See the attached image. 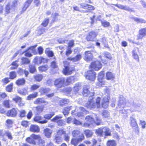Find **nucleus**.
<instances>
[{
	"instance_id": "nucleus-1",
	"label": "nucleus",
	"mask_w": 146,
	"mask_h": 146,
	"mask_svg": "<svg viewBox=\"0 0 146 146\" xmlns=\"http://www.w3.org/2000/svg\"><path fill=\"white\" fill-rule=\"evenodd\" d=\"M100 98L98 97L96 99V104L93 97L90 94L88 101L87 103L85 104V106L87 108L90 110L95 108L96 106L98 108H99L100 107Z\"/></svg>"
},
{
	"instance_id": "nucleus-2",
	"label": "nucleus",
	"mask_w": 146,
	"mask_h": 146,
	"mask_svg": "<svg viewBox=\"0 0 146 146\" xmlns=\"http://www.w3.org/2000/svg\"><path fill=\"white\" fill-rule=\"evenodd\" d=\"M128 102L131 105V107L130 109L125 110L123 108L119 111V113H121L127 114V113H130V112H133L135 111L137 108L140 106V105L136 104L135 103L132 99H130L128 101Z\"/></svg>"
},
{
	"instance_id": "nucleus-3",
	"label": "nucleus",
	"mask_w": 146,
	"mask_h": 146,
	"mask_svg": "<svg viewBox=\"0 0 146 146\" xmlns=\"http://www.w3.org/2000/svg\"><path fill=\"white\" fill-rule=\"evenodd\" d=\"M96 120L95 121L94 119L90 116H87L85 117V120L88 123L90 124L95 123L97 125H100L101 123V120L96 115Z\"/></svg>"
},
{
	"instance_id": "nucleus-4",
	"label": "nucleus",
	"mask_w": 146,
	"mask_h": 146,
	"mask_svg": "<svg viewBox=\"0 0 146 146\" xmlns=\"http://www.w3.org/2000/svg\"><path fill=\"white\" fill-rule=\"evenodd\" d=\"M105 95L102 102V106L103 108H108L109 104V100L110 99V91L109 90H106Z\"/></svg>"
},
{
	"instance_id": "nucleus-5",
	"label": "nucleus",
	"mask_w": 146,
	"mask_h": 146,
	"mask_svg": "<svg viewBox=\"0 0 146 146\" xmlns=\"http://www.w3.org/2000/svg\"><path fill=\"white\" fill-rule=\"evenodd\" d=\"M127 104L125 99L123 95H120L117 104V108H123Z\"/></svg>"
},
{
	"instance_id": "nucleus-6",
	"label": "nucleus",
	"mask_w": 146,
	"mask_h": 146,
	"mask_svg": "<svg viewBox=\"0 0 146 146\" xmlns=\"http://www.w3.org/2000/svg\"><path fill=\"white\" fill-rule=\"evenodd\" d=\"M65 81L64 78H63L57 79L54 82V85L57 88H60L63 86Z\"/></svg>"
},
{
	"instance_id": "nucleus-7",
	"label": "nucleus",
	"mask_w": 146,
	"mask_h": 146,
	"mask_svg": "<svg viewBox=\"0 0 146 146\" xmlns=\"http://www.w3.org/2000/svg\"><path fill=\"white\" fill-rule=\"evenodd\" d=\"M96 73L93 71H88L85 75L86 78L89 80L94 81L95 79Z\"/></svg>"
},
{
	"instance_id": "nucleus-8",
	"label": "nucleus",
	"mask_w": 146,
	"mask_h": 146,
	"mask_svg": "<svg viewBox=\"0 0 146 146\" xmlns=\"http://www.w3.org/2000/svg\"><path fill=\"white\" fill-rule=\"evenodd\" d=\"M90 67L91 70H98L102 67V64L99 61H96L91 63Z\"/></svg>"
},
{
	"instance_id": "nucleus-9",
	"label": "nucleus",
	"mask_w": 146,
	"mask_h": 146,
	"mask_svg": "<svg viewBox=\"0 0 146 146\" xmlns=\"http://www.w3.org/2000/svg\"><path fill=\"white\" fill-rule=\"evenodd\" d=\"M36 47V46H31L28 48L25 52V55L26 56L31 57L32 55L31 53H35L36 50L35 48Z\"/></svg>"
},
{
	"instance_id": "nucleus-10",
	"label": "nucleus",
	"mask_w": 146,
	"mask_h": 146,
	"mask_svg": "<svg viewBox=\"0 0 146 146\" xmlns=\"http://www.w3.org/2000/svg\"><path fill=\"white\" fill-rule=\"evenodd\" d=\"M64 69L63 73L65 75H69L71 74L72 70H70L69 68V63L68 62L65 61L64 62Z\"/></svg>"
},
{
	"instance_id": "nucleus-11",
	"label": "nucleus",
	"mask_w": 146,
	"mask_h": 146,
	"mask_svg": "<svg viewBox=\"0 0 146 146\" xmlns=\"http://www.w3.org/2000/svg\"><path fill=\"white\" fill-rule=\"evenodd\" d=\"M31 137L35 139H38V144L40 146H44L45 145V142L44 140L41 139L40 136L35 135L34 134L31 135Z\"/></svg>"
},
{
	"instance_id": "nucleus-12",
	"label": "nucleus",
	"mask_w": 146,
	"mask_h": 146,
	"mask_svg": "<svg viewBox=\"0 0 146 146\" xmlns=\"http://www.w3.org/2000/svg\"><path fill=\"white\" fill-rule=\"evenodd\" d=\"M35 64H38L42 63H44L47 62V60L42 57L37 56L33 60Z\"/></svg>"
},
{
	"instance_id": "nucleus-13",
	"label": "nucleus",
	"mask_w": 146,
	"mask_h": 146,
	"mask_svg": "<svg viewBox=\"0 0 146 146\" xmlns=\"http://www.w3.org/2000/svg\"><path fill=\"white\" fill-rule=\"evenodd\" d=\"M62 117L61 115H57L53 118L52 120L54 122H56L59 126L63 125L64 124V121L61 119Z\"/></svg>"
},
{
	"instance_id": "nucleus-14",
	"label": "nucleus",
	"mask_w": 146,
	"mask_h": 146,
	"mask_svg": "<svg viewBox=\"0 0 146 146\" xmlns=\"http://www.w3.org/2000/svg\"><path fill=\"white\" fill-rule=\"evenodd\" d=\"M97 35V34L96 33L93 31H91L89 33L86 38L88 41H93Z\"/></svg>"
},
{
	"instance_id": "nucleus-15",
	"label": "nucleus",
	"mask_w": 146,
	"mask_h": 146,
	"mask_svg": "<svg viewBox=\"0 0 146 146\" xmlns=\"http://www.w3.org/2000/svg\"><path fill=\"white\" fill-rule=\"evenodd\" d=\"M146 36V28H143L139 31L138 35L137 36V40L142 39Z\"/></svg>"
},
{
	"instance_id": "nucleus-16",
	"label": "nucleus",
	"mask_w": 146,
	"mask_h": 146,
	"mask_svg": "<svg viewBox=\"0 0 146 146\" xmlns=\"http://www.w3.org/2000/svg\"><path fill=\"white\" fill-rule=\"evenodd\" d=\"M17 114V109L14 108L8 111L7 115L8 116L15 117L16 116Z\"/></svg>"
},
{
	"instance_id": "nucleus-17",
	"label": "nucleus",
	"mask_w": 146,
	"mask_h": 146,
	"mask_svg": "<svg viewBox=\"0 0 146 146\" xmlns=\"http://www.w3.org/2000/svg\"><path fill=\"white\" fill-rule=\"evenodd\" d=\"M84 139V135H82L81 137L78 138H73L71 140V143L74 146H77L78 145V143L82 141Z\"/></svg>"
},
{
	"instance_id": "nucleus-18",
	"label": "nucleus",
	"mask_w": 146,
	"mask_h": 146,
	"mask_svg": "<svg viewBox=\"0 0 146 146\" xmlns=\"http://www.w3.org/2000/svg\"><path fill=\"white\" fill-rule=\"evenodd\" d=\"M93 58L92 54L89 51H86L85 52L84 60L87 61H90L92 60Z\"/></svg>"
},
{
	"instance_id": "nucleus-19",
	"label": "nucleus",
	"mask_w": 146,
	"mask_h": 146,
	"mask_svg": "<svg viewBox=\"0 0 146 146\" xmlns=\"http://www.w3.org/2000/svg\"><path fill=\"white\" fill-rule=\"evenodd\" d=\"M49 88H46L44 87H42L40 88L39 90V92L42 95L46 94L50 91Z\"/></svg>"
},
{
	"instance_id": "nucleus-20",
	"label": "nucleus",
	"mask_w": 146,
	"mask_h": 146,
	"mask_svg": "<svg viewBox=\"0 0 146 146\" xmlns=\"http://www.w3.org/2000/svg\"><path fill=\"white\" fill-rule=\"evenodd\" d=\"M34 103L35 104H38L42 103H44L45 105L48 104V102L47 101H45L44 98H38L36 99L34 101Z\"/></svg>"
},
{
	"instance_id": "nucleus-21",
	"label": "nucleus",
	"mask_w": 146,
	"mask_h": 146,
	"mask_svg": "<svg viewBox=\"0 0 146 146\" xmlns=\"http://www.w3.org/2000/svg\"><path fill=\"white\" fill-rule=\"evenodd\" d=\"M72 135L73 136V138H80L82 135H83V134L80 132L78 130H74L72 132Z\"/></svg>"
},
{
	"instance_id": "nucleus-22",
	"label": "nucleus",
	"mask_w": 146,
	"mask_h": 146,
	"mask_svg": "<svg viewBox=\"0 0 146 146\" xmlns=\"http://www.w3.org/2000/svg\"><path fill=\"white\" fill-rule=\"evenodd\" d=\"M90 86L88 85H85L83 88V95L84 96H87L88 94L89 95L90 92L89 90Z\"/></svg>"
},
{
	"instance_id": "nucleus-23",
	"label": "nucleus",
	"mask_w": 146,
	"mask_h": 146,
	"mask_svg": "<svg viewBox=\"0 0 146 146\" xmlns=\"http://www.w3.org/2000/svg\"><path fill=\"white\" fill-rule=\"evenodd\" d=\"M42 118L39 115L36 116L34 118V120L38 122L41 124H44L47 122L48 121L47 120H44L43 121H41Z\"/></svg>"
},
{
	"instance_id": "nucleus-24",
	"label": "nucleus",
	"mask_w": 146,
	"mask_h": 146,
	"mask_svg": "<svg viewBox=\"0 0 146 146\" xmlns=\"http://www.w3.org/2000/svg\"><path fill=\"white\" fill-rule=\"evenodd\" d=\"M113 5L117 7L118 8L121 9L129 11H131V8L126 6H124L120 4H114Z\"/></svg>"
},
{
	"instance_id": "nucleus-25",
	"label": "nucleus",
	"mask_w": 146,
	"mask_h": 146,
	"mask_svg": "<svg viewBox=\"0 0 146 146\" xmlns=\"http://www.w3.org/2000/svg\"><path fill=\"white\" fill-rule=\"evenodd\" d=\"M129 124L132 127H135L138 125L136 119L132 117H130Z\"/></svg>"
},
{
	"instance_id": "nucleus-26",
	"label": "nucleus",
	"mask_w": 146,
	"mask_h": 146,
	"mask_svg": "<svg viewBox=\"0 0 146 146\" xmlns=\"http://www.w3.org/2000/svg\"><path fill=\"white\" fill-rule=\"evenodd\" d=\"M13 100L16 102L18 103V105L19 106H23L24 105V103L21 100V98L19 96H16L15 98H13Z\"/></svg>"
},
{
	"instance_id": "nucleus-27",
	"label": "nucleus",
	"mask_w": 146,
	"mask_h": 146,
	"mask_svg": "<svg viewBox=\"0 0 146 146\" xmlns=\"http://www.w3.org/2000/svg\"><path fill=\"white\" fill-rule=\"evenodd\" d=\"M69 102V100L64 98L61 99L59 102L58 104L61 106H63L66 104H68Z\"/></svg>"
},
{
	"instance_id": "nucleus-28",
	"label": "nucleus",
	"mask_w": 146,
	"mask_h": 146,
	"mask_svg": "<svg viewBox=\"0 0 146 146\" xmlns=\"http://www.w3.org/2000/svg\"><path fill=\"white\" fill-rule=\"evenodd\" d=\"M45 136L47 138H50L52 133V130L49 128H46L44 130Z\"/></svg>"
},
{
	"instance_id": "nucleus-29",
	"label": "nucleus",
	"mask_w": 146,
	"mask_h": 146,
	"mask_svg": "<svg viewBox=\"0 0 146 146\" xmlns=\"http://www.w3.org/2000/svg\"><path fill=\"white\" fill-rule=\"evenodd\" d=\"M81 84L80 83H77L75 84L73 92L74 94H76L81 88Z\"/></svg>"
},
{
	"instance_id": "nucleus-30",
	"label": "nucleus",
	"mask_w": 146,
	"mask_h": 146,
	"mask_svg": "<svg viewBox=\"0 0 146 146\" xmlns=\"http://www.w3.org/2000/svg\"><path fill=\"white\" fill-rule=\"evenodd\" d=\"M81 55L78 54L73 58L69 57L68 58V59L75 62L79 61L81 59Z\"/></svg>"
},
{
	"instance_id": "nucleus-31",
	"label": "nucleus",
	"mask_w": 146,
	"mask_h": 146,
	"mask_svg": "<svg viewBox=\"0 0 146 146\" xmlns=\"http://www.w3.org/2000/svg\"><path fill=\"white\" fill-rule=\"evenodd\" d=\"M33 110L37 114H38L42 111L43 108L41 106H38L34 108Z\"/></svg>"
},
{
	"instance_id": "nucleus-32",
	"label": "nucleus",
	"mask_w": 146,
	"mask_h": 146,
	"mask_svg": "<svg viewBox=\"0 0 146 146\" xmlns=\"http://www.w3.org/2000/svg\"><path fill=\"white\" fill-rule=\"evenodd\" d=\"M30 130L33 132H38L39 129L38 126L37 125H31L30 127Z\"/></svg>"
},
{
	"instance_id": "nucleus-33",
	"label": "nucleus",
	"mask_w": 146,
	"mask_h": 146,
	"mask_svg": "<svg viewBox=\"0 0 146 146\" xmlns=\"http://www.w3.org/2000/svg\"><path fill=\"white\" fill-rule=\"evenodd\" d=\"M75 78L73 76H71L67 78L66 80V83L67 85L73 83L74 82Z\"/></svg>"
},
{
	"instance_id": "nucleus-34",
	"label": "nucleus",
	"mask_w": 146,
	"mask_h": 146,
	"mask_svg": "<svg viewBox=\"0 0 146 146\" xmlns=\"http://www.w3.org/2000/svg\"><path fill=\"white\" fill-rule=\"evenodd\" d=\"M106 77L108 80H113L115 78V76L110 72H108L106 74Z\"/></svg>"
},
{
	"instance_id": "nucleus-35",
	"label": "nucleus",
	"mask_w": 146,
	"mask_h": 146,
	"mask_svg": "<svg viewBox=\"0 0 146 146\" xmlns=\"http://www.w3.org/2000/svg\"><path fill=\"white\" fill-rule=\"evenodd\" d=\"M25 80L23 78L18 79L16 82V84L18 86L24 85L25 83Z\"/></svg>"
},
{
	"instance_id": "nucleus-36",
	"label": "nucleus",
	"mask_w": 146,
	"mask_h": 146,
	"mask_svg": "<svg viewBox=\"0 0 146 146\" xmlns=\"http://www.w3.org/2000/svg\"><path fill=\"white\" fill-rule=\"evenodd\" d=\"M117 143L114 140H109L108 141L107 143V146H116Z\"/></svg>"
},
{
	"instance_id": "nucleus-37",
	"label": "nucleus",
	"mask_w": 146,
	"mask_h": 146,
	"mask_svg": "<svg viewBox=\"0 0 146 146\" xmlns=\"http://www.w3.org/2000/svg\"><path fill=\"white\" fill-rule=\"evenodd\" d=\"M72 106L65 108H64L63 113L65 116L67 115L69 113V111L71 109Z\"/></svg>"
},
{
	"instance_id": "nucleus-38",
	"label": "nucleus",
	"mask_w": 146,
	"mask_h": 146,
	"mask_svg": "<svg viewBox=\"0 0 146 146\" xmlns=\"http://www.w3.org/2000/svg\"><path fill=\"white\" fill-rule=\"evenodd\" d=\"M32 1L33 0H28L25 2L24 6L23 8V11H25L26 10L27 7L29 6V5L31 3Z\"/></svg>"
},
{
	"instance_id": "nucleus-39",
	"label": "nucleus",
	"mask_w": 146,
	"mask_h": 146,
	"mask_svg": "<svg viewBox=\"0 0 146 146\" xmlns=\"http://www.w3.org/2000/svg\"><path fill=\"white\" fill-rule=\"evenodd\" d=\"M103 129L104 131L105 135V136H110L111 131L108 128L105 127L103 128Z\"/></svg>"
},
{
	"instance_id": "nucleus-40",
	"label": "nucleus",
	"mask_w": 146,
	"mask_h": 146,
	"mask_svg": "<svg viewBox=\"0 0 146 146\" xmlns=\"http://www.w3.org/2000/svg\"><path fill=\"white\" fill-rule=\"evenodd\" d=\"M54 140L55 143L59 144L62 141V138L61 137L57 135L55 136Z\"/></svg>"
},
{
	"instance_id": "nucleus-41",
	"label": "nucleus",
	"mask_w": 146,
	"mask_h": 146,
	"mask_svg": "<svg viewBox=\"0 0 146 146\" xmlns=\"http://www.w3.org/2000/svg\"><path fill=\"white\" fill-rule=\"evenodd\" d=\"M104 72L102 71L98 74V79L99 82L100 83H102V79L104 76Z\"/></svg>"
},
{
	"instance_id": "nucleus-42",
	"label": "nucleus",
	"mask_w": 146,
	"mask_h": 146,
	"mask_svg": "<svg viewBox=\"0 0 146 146\" xmlns=\"http://www.w3.org/2000/svg\"><path fill=\"white\" fill-rule=\"evenodd\" d=\"M84 132L86 136L87 137H91L93 134V133L92 131L90 130H86L84 131Z\"/></svg>"
},
{
	"instance_id": "nucleus-43",
	"label": "nucleus",
	"mask_w": 146,
	"mask_h": 146,
	"mask_svg": "<svg viewBox=\"0 0 146 146\" xmlns=\"http://www.w3.org/2000/svg\"><path fill=\"white\" fill-rule=\"evenodd\" d=\"M134 20L138 23H146V21L143 19L139 18H134Z\"/></svg>"
},
{
	"instance_id": "nucleus-44",
	"label": "nucleus",
	"mask_w": 146,
	"mask_h": 146,
	"mask_svg": "<svg viewBox=\"0 0 146 146\" xmlns=\"http://www.w3.org/2000/svg\"><path fill=\"white\" fill-rule=\"evenodd\" d=\"M21 62L23 64H27L30 62L29 59L25 57H23L21 59Z\"/></svg>"
},
{
	"instance_id": "nucleus-45",
	"label": "nucleus",
	"mask_w": 146,
	"mask_h": 146,
	"mask_svg": "<svg viewBox=\"0 0 146 146\" xmlns=\"http://www.w3.org/2000/svg\"><path fill=\"white\" fill-rule=\"evenodd\" d=\"M38 92H36L34 94L29 95L27 97V100H30L32 98H36L38 96Z\"/></svg>"
},
{
	"instance_id": "nucleus-46",
	"label": "nucleus",
	"mask_w": 146,
	"mask_h": 146,
	"mask_svg": "<svg viewBox=\"0 0 146 146\" xmlns=\"http://www.w3.org/2000/svg\"><path fill=\"white\" fill-rule=\"evenodd\" d=\"M29 70L30 72L32 73L35 72L36 70L35 67L33 65H30L29 66Z\"/></svg>"
},
{
	"instance_id": "nucleus-47",
	"label": "nucleus",
	"mask_w": 146,
	"mask_h": 146,
	"mask_svg": "<svg viewBox=\"0 0 146 146\" xmlns=\"http://www.w3.org/2000/svg\"><path fill=\"white\" fill-rule=\"evenodd\" d=\"M133 56L135 59L137 60L138 62H139V56L135 50H133Z\"/></svg>"
},
{
	"instance_id": "nucleus-48",
	"label": "nucleus",
	"mask_w": 146,
	"mask_h": 146,
	"mask_svg": "<svg viewBox=\"0 0 146 146\" xmlns=\"http://www.w3.org/2000/svg\"><path fill=\"white\" fill-rule=\"evenodd\" d=\"M48 66L47 65L39 67V70L42 72L46 71L48 69Z\"/></svg>"
},
{
	"instance_id": "nucleus-49",
	"label": "nucleus",
	"mask_w": 146,
	"mask_h": 146,
	"mask_svg": "<svg viewBox=\"0 0 146 146\" xmlns=\"http://www.w3.org/2000/svg\"><path fill=\"white\" fill-rule=\"evenodd\" d=\"M43 77L42 75L40 74H38L35 76V80L38 82L40 81Z\"/></svg>"
},
{
	"instance_id": "nucleus-50",
	"label": "nucleus",
	"mask_w": 146,
	"mask_h": 146,
	"mask_svg": "<svg viewBox=\"0 0 146 146\" xmlns=\"http://www.w3.org/2000/svg\"><path fill=\"white\" fill-rule=\"evenodd\" d=\"M10 78L11 79H13L17 77L16 73L15 72H10Z\"/></svg>"
},
{
	"instance_id": "nucleus-51",
	"label": "nucleus",
	"mask_w": 146,
	"mask_h": 146,
	"mask_svg": "<svg viewBox=\"0 0 146 146\" xmlns=\"http://www.w3.org/2000/svg\"><path fill=\"white\" fill-rule=\"evenodd\" d=\"M9 102L10 101L9 100H6L3 102V104L6 108H9L10 107Z\"/></svg>"
},
{
	"instance_id": "nucleus-52",
	"label": "nucleus",
	"mask_w": 146,
	"mask_h": 146,
	"mask_svg": "<svg viewBox=\"0 0 146 146\" xmlns=\"http://www.w3.org/2000/svg\"><path fill=\"white\" fill-rule=\"evenodd\" d=\"M13 85V83H11L6 87V90L7 92H11L12 91Z\"/></svg>"
},
{
	"instance_id": "nucleus-53",
	"label": "nucleus",
	"mask_w": 146,
	"mask_h": 146,
	"mask_svg": "<svg viewBox=\"0 0 146 146\" xmlns=\"http://www.w3.org/2000/svg\"><path fill=\"white\" fill-rule=\"evenodd\" d=\"M40 87V85L36 84H34L31 86V91L35 90L38 89Z\"/></svg>"
},
{
	"instance_id": "nucleus-54",
	"label": "nucleus",
	"mask_w": 146,
	"mask_h": 146,
	"mask_svg": "<svg viewBox=\"0 0 146 146\" xmlns=\"http://www.w3.org/2000/svg\"><path fill=\"white\" fill-rule=\"evenodd\" d=\"M26 141L29 143L33 144H35V142L34 140L30 137H28L26 139Z\"/></svg>"
},
{
	"instance_id": "nucleus-55",
	"label": "nucleus",
	"mask_w": 146,
	"mask_h": 146,
	"mask_svg": "<svg viewBox=\"0 0 146 146\" xmlns=\"http://www.w3.org/2000/svg\"><path fill=\"white\" fill-rule=\"evenodd\" d=\"M49 22V19L47 18H45L42 23L41 25L44 27H46L48 25Z\"/></svg>"
},
{
	"instance_id": "nucleus-56",
	"label": "nucleus",
	"mask_w": 146,
	"mask_h": 146,
	"mask_svg": "<svg viewBox=\"0 0 146 146\" xmlns=\"http://www.w3.org/2000/svg\"><path fill=\"white\" fill-rule=\"evenodd\" d=\"M75 111H72V114L73 115H75L76 116H77L78 117H83V113L81 112H78L77 114L76 113H74Z\"/></svg>"
},
{
	"instance_id": "nucleus-57",
	"label": "nucleus",
	"mask_w": 146,
	"mask_h": 146,
	"mask_svg": "<svg viewBox=\"0 0 146 146\" xmlns=\"http://www.w3.org/2000/svg\"><path fill=\"white\" fill-rule=\"evenodd\" d=\"M54 115V113H52L51 114H46L44 115V118L48 119H49Z\"/></svg>"
},
{
	"instance_id": "nucleus-58",
	"label": "nucleus",
	"mask_w": 146,
	"mask_h": 146,
	"mask_svg": "<svg viewBox=\"0 0 146 146\" xmlns=\"http://www.w3.org/2000/svg\"><path fill=\"white\" fill-rule=\"evenodd\" d=\"M45 29L43 27H41L38 30V35H40L43 34V33L45 32Z\"/></svg>"
},
{
	"instance_id": "nucleus-59",
	"label": "nucleus",
	"mask_w": 146,
	"mask_h": 146,
	"mask_svg": "<svg viewBox=\"0 0 146 146\" xmlns=\"http://www.w3.org/2000/svg\"><path fill=\"white\" fill-rule=\"evenodd\" d=\"M140 124L141 125V127L143 129L145 128L146 125V122L144 120H140Z\"/></svg>"
},
{
	"instance_id": "nucleus-60",
	"label": "nucleus",
	"mask_w": 146,
	"mask_h": 146,
	"mask_svg": "<svg viewBox=\"0 0 146 146\" xmlns=\"http://www.w3.org/2000/svg\"><path fill=\"white\" fill-rule=\"evenodd\" d=\"M103 129L100 128L96 131V133L99 136H102L103 132Z\"/></svg>"
},
{
	"instance_id": "nucleus-61",
	"label": "nucleus",
	"mask_w": 146,
	"mask_h": 146,
	"mask_svg": "<svg viewBox=\"0 0 146 146\" xmlns=\"http://www.w3.org/2000/svg\"><path fill=\"white\" fill-rule=\"evenodd\" d=\"M104 57L110 60H111L112 58V57L111 54L108 52H106L104 54Z\"/></svg>"
},
{
	"instance_id": "nucleus-62",
	"label": "nucleus",
	"mask_w": 146,
	"mask_h": 146,
	"mask_svg": "<svg viewBox=\"0 0 146 146\" xmlns=\"http://www.w3.org/2000/svg\"><path fill=\"white\" fill-rule=\"evenodd\" d=\"M48 49H47L45 50L46 53L47 54L49 57H52L54 55V53L52 51H48Z\"/></svg>"
},
{
	"instance_id": "nucleus-63",
	"label": "nucleus",
	"mask_w": 146,
	"mask_h": 146,
	"mask_svg": "<svg viewBox=\"0 0 146 146\" xmlns=\"http://www.w3.org/2000/svg\"><path fill=\"white\" fill-rule=\"evenodd\" d=\"M5 134L6 136H7L8 139L11 140L12 139V137L11 133L9 131H6L5 132Z\"/></svg>"
},
{
	"instance_id": "nucleus-64",
	"label": "nucleus",
	"mask_w": 146,
	"mask_h": 146,
	"mask_svg": "<svg viewBox=\"0 0 146 146\" xmlns=\"http://www.w3.org/2000/svg\"><path fill=\"white\" fill-rule=\"evenodd\" d=\"M102 115L105 117H107L109 115V112L106 110L104 111L102 113Z\"/></svg>"
}]
</instances>
